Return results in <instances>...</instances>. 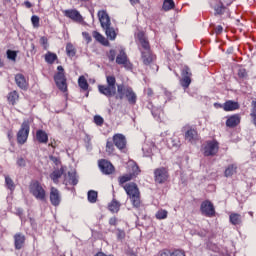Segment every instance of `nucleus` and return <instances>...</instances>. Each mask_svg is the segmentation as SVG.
I'll return each mask as SVG.
<instances>
[{
    "instance_id": "nucleus-5",
    "label": "nucleus",
    "mask_w": 256,
    "mask_h": 256,
    "mask_svg": "<svg viewBox=\"0 0 256 256\" xmlns=\"http://www.w3.org/2000/svg\"><path fill=\"white\" fill-rule=\"evenodd\" d=\"M30 131H31V120L24 119L20 126V129L16 134L18 145H25V143H27V139H29Z\"/></svg>"
},
{
    "instance_id": "nucleus-39",
    "label": "nucleus",
    "mask_w": 256,
    "mask_h": 256,
    "mask_svg": "<svg viewBox=\"0 0 256 256\" xmlns=\"http://www.w3.org/2000/svg\"><path fill=\"white\" fill-rule=\"evenodd\" d=\"M162 9L164 11H171V9H175V1H173V0H164Z\"/></svg>"
},
{
    "instance_id": "nucleus-8",
    "label": "nucleus",
    "mask_w": 256,
    "mask_h": 256,
    "mask_svg": "<svg viewBox=\"0 0 256 256\" xmlns=\"http://www.w3.org/2000/svg\"><path fill=\"white\" fill-rule=\"evenodd\" d=\"M219 153V142L217 140H210L206 142L203 148L204 157H215Z\"/></svg>"
},
{
    "instance_id": "nucleus-55",
    "label": "nucleus",
    "mask_w": 256,
    "mask_h": 256,
    "mask_svg": "<svg viewBox=\"0 0 256 256\" xmlns=\"http://www.w3.org/2000/svg\"><path fill=\"white\" fill-rule=\"evenodd\" d=\"M7 137L10 143L13 142V130H8Z\"/></svg>"
},
{
    "instance_id": "nucleus-52",
    "label": "nucleus",
    "mask_w": 256,
    "mask_h": 256,
    "mask_svg": "<svg viewBox=\"0 0 256 256\" xmlns=\"http://www.w3.org/2000/svg\"><path fill=\"white\" fill-rule=\"evenodd\" d=\"M160 256H173V252L169 249H163L160 251Z\"/></svg>"
},
{
    "instance_id": "nucleus-20",
    "label": "nucleus",
    "mask_w": 256,
    "mask_h": 256,
    "mask_svg": "<svg viewBox=\"0 0 256 256\" xmlns=\"http://www.w3.org/2000/svg\"><path fill=\"white\" fill-rule=\"evenodd\" d=\"M185 141H188V143H195L197 139H199V133L197 132V129L193 127H188L184 134Z\"/></svg>"
},
{
    "instance_id": "nucleus-32",
    "label": "nucleus",
    "mask_w": 256,
    "mask_h": 256,
    "mask_svg": "<svg viewBox=\"0 0 256 256\" xmlns=\"http://www.w3.org/2000/svg\"><path fill=\"white\" fill-rule=\"evenodd\" d=\"M237 173V165L235 164H230L224 171V176L225 177H233Z\"/></svg>"
},
{
    "instance_id": "nucleus-1",
    "label": "nucleus",
    "mask_w": 256,
    "mask_h": 256,
    "mask_svg": "<svg viewBox=\"0 0 256 256\" xmlns=\"http://www.w3.org/2000/svg\"><path fill=\"white\" fill-rule=\"evenodd\" d=\"M98 19L102 29H104L106 33V37H108L110 41H115V39H117V32H115V28L111 27V18L109 17V14H107V11L99 10Z\"/></svg>"
},
{
    "instance_id": "nucleus-6",
    "label": "nucleus",
    "mask_w": 256,
    "mask_h": 256,
    "mask_svg": "<svg viewBox=\"0 0 256 256\" xmlns=\"http://www.w3.org/2000/svg\"><path fill=\"white\" fill-rule=\"evenodd\" d=\"M29 192L38 201H45V199H47V192L45 191V188H43V185H41V183L37 180H32L30 182Z\"/></svg>"
},
{
    "instance_id": "nucleus-44",
    "label": "nucleus",
    "mask_w": 256,
    "mask_h": 256,
    "mask_svg": "<svg viewBox=\"0 0 256 256\" xmlns=\"http://www.w3.org/2000/svg\"><path fill=\"white\" fill-rule=\"evenodd\" d=\"M94 123L95 125H97V127H103V124L105 123V119L101 115H95Z\"/></svg>"
},
{
    "instance_id": "nucleus-53",
    "label": "nucleus",
    "mask_w": 256,
    "mask_h": 256,
    "mask_svg": "<svg viewBox=\"0 0 256 256\" xmlns=\"http://www.w3.org/2000/svg\"><path fill=\"white\" fill-rule=\"evenodd\" d=\"M50 161H53L56 165H61V160L58 157L50 156Z\"/></svg>"
},
{
    "instance_id": "nucleus-23",
    "label": "nucleus",
    "mask_w": 256,
    "mask_h": 256,
    "mask_svg": "<svg viewBox=\"0 0 256 256\" xmlns=\"http://www.w3.org/2000/svg\"><path fill=\"white\" fill-rule=\"evenodd\" d=\"M36 141L42 145H47L49 143V134L45 130L36 131Z\"/></svg>"
},
{
    "instance_id": "nucleus-59",
    "label": "nucleus",
    "mask_w": 256,
    "mask_h": 256,
    "mask_svg": "<svg viewBox=\"0 0 256 256\" xmlns=\"http://www.w3.org/2000/svg\"><path fill=\"white\" fill-rule=\"evenodd\" d=\"M147 95H148V97H153V95H154L153 89L148 88L147 89Z\"/></svg>"
},
{
    "instance_id": "nucleus-33",
    "label": "nucleus",
    "mask_w": 256,
    "mask_h": 256,
    "mask_svg": "<svg viewBox=\"0 0 256 256\" xmlns=\"http://www.w3.org/2000/svg\"><path fill=\"white\" fill-rule=\"evenodd\" d=\"M78 85L82 91H88L89 90V82H87V79L85 76H80L78 78Z\"/></svg>"
},
{
    "instance_id": "nucleus-63",
    "label": "nucleus",
    "mask_w": 256,
    "mask_h": 256,
    "mask_svg": "<svg viewBox=\"0 0 256 256\" xmlns=\"http://www.w3.org/2000/svg\"><path fill=\"white\" fill-rule=\"evenodd\" d=\"M49 147H53V149H55V145H53V143L48 144Z\"/></svg>"
},
{
    "instance_id": "nucleus-57",
    "label": "nucleus",
    "mask_w": 256,
    "mask_h": 256,
    "mask_svg": "<svg viewBox=\"0 0 256 256\" xmlns=\"http://www.w3.org/2000/svg\"><path fill=\"white\" fill-rule=\"evenodd\" d=\"M130 4L135 6V5H139V3H141V0H129Z\"/></svg>"
},
{
    "instance_id": "nucleus-10",
    "label": "nucleus",
    "mask_w": 256,
    "mask_h": 256,
    "mask_svg": "<svg viewBox=\"0 0 256 256\" xmlns=\"http://www.w3.org/2000/svg\"><path fill=\"white\" fill-rule=\"evenodd\" d=\"M181 77V87H183V89H189V85H191V77H193V73L191 72V68H189V66H183L181 69Z\"/></svg>"
},
{
    "instance_id": "nucleus-45",
    "label": "nucleus",
    "mask_w": 256,
    "mask_h": 256,
    "mask_svg": "<svg viewBox=\"0 0 256 256\" xmlns=\"http://www.w3.org/2000/svg\"><path fill=\"white\" fill-rule=\"evenodd\" d=\"M6 55L8 59H11V61H15L17 59V51L15 50H7Z\"/></svg>"
},
{
    "instance_id": "nucleus-21",
    "label": "nucleus",
    "mask_w": 256,
    "mask_h": 256,
    "mask_svg": "<svg viewBox=\"0 0 256 256\" xmlns=\"http://www.w3.org/2000/svg\"><path fill=\"white\" fill-rule=\"evenodd\" d=\"M142 63L146 66L151 65L155 61V55L151 50L141 51Z\"/></svg>"
},
{
    "instance_id": "nucleus-62",
    "label": "nucleus",
    "mask_w": 256,
    "mask_h": 256,
    "mask_svg": "<svg viewBox=\"0 0 256 256\" xmlns=\"http://www.w3.org/2000/svg\"><path fill=\"white\" fill-rule=\"evenodd\" d=\"M81 1V3H89V1H91V0H80Z\"/></svg>"
},
{
    "instance_id": "nucleus-13",
    "label": "nucleus",
    "mask_w": 256,
    "mask_h": 256,
    "mask_svg": "<svg viewBox=\"0 0 256 256\" xmlns=\"http://www.w3.org/2000/svg\"><path fill=\"white\" fill-rule=\"evenodd\" d=\"M112 141L115 147L119 149V151H125V149H127V138L125 137V135L121 133L114 134L112 137Z\"/></svg>"
},
{
    "instance_id": "nucleus-48",
    "label": "nucleus",
    "mask_w": 256,
    "mask_h": 256,
    "mask_svg": "<svg viewBox=\"0 0 256 256\" xmlns=\"http://www.w3.org/2000/svg\"><path fill=\"white\" fill-rule=\"evenodd\" d=\"M125 230H121V229H117V234H116V237L118 239V241H123V239H125Z\"/></svg>"
},
{
    "instance_id": "nucleus-28",
    "label": "nucleus",
    "mask_w": 256,
    "mask_h": 256,
    "mask_svg": "<svg viewBox=\"0 0 256 256\" xmlns=\"http://www.w3.org/2000/svg\"><path fill=\"white\" fill-rule=\"evenodd\" d=\"M7 101L9 105H17V102L19 101V92H17L16 90L9 92L7 95Z\"/></svg>"
},
{
    "instance_id": "nucleus-41",
    "label": "nucleus",
    "mask_w": 256,
    "mask_h": 256,
    "mask_svg": "<svg viewBox=\"0 0 256 256\" xmlns=\"http://www.w3.org/2000/svg\"><path fill=\"white\" fill-rule=\"evenodd\" d=\"M5 184L7 186V189L10 191H15V182H13V179L9 176H5Z\"/></svg>"
},
{
    "instance_id": "nucleus-46",
    "label": "nucleus",
    "mask_w": 256,
    "mask_h": 256,
    "mask_svg": "<svg viewBox=\"0 0 256 256\" xmlns=\"http://www.w3.org/2000/svg\"><path fill=\"white\" fill-rule=\"evenodd\" d=\"M39 21H40L39 16L33 15V16L31 17V22H32V25H33V27H34L35 29H38V27H40Z\"/></svg>"
},
{
    "instance_id": "nucleus-27",
    "label": "nucleus",
    "mask_w": 256,
    "mask_h": 256,
    "mask_svg": "<svg viewBox=\"0 0 256 256\" xmlns=\"http://www.w3.org/2000/svg\"><path fill=\"white\" fill-rule=\"evenodd\" d=\"M138 41H139L141 47L144 49L143 51H151V45L149 44V40H147L145 38V34L139 33Z\"/></svg>"
},
{
    "instance_id": "nucleus-43",
    "label": "nucleus",
    "mask_w": 256,
    "mask_h": 256,
    "mask_svg": "<svg viewBox=\"0 0 256 256\" xmlns=\"http://www.w3.org/2000/svg\"><path fill=\"white\" fill-rule=\"evenodd\" d=\"M238 77L239 79H241L242 81H245V79H247L249 77V74L247 73V69L245 68H240L238 70Z\"/></svg>"
},
{
    "instance_id": "nucleus-42",
    "label": "nucleus",
    "mask_w": 256,
    "mask_h": 256,
    "mask_svg": "<svg viewBox=\"0 0 256 256\" xmlns=\"http://www.w3.org/2000/svg\"><path fill=\"white\" fill-rule=\"evenodd\" d=\"M168 212L167 210L160 209L156 212V219H159L160 221L163 219H167Z\"/></svg>"
},
{
    "instance_id": "nucleus-58",
    "label": "nucleus",
    "mask_w": 256,
    "mask_h": 256,
    "mask_svg": "<svg viewBox=\"0 0 256 256\" xmlns=\"http://www.w3.org/2000/svg\"><path fill=\"white\" fill-rule=\"evenodd\" d=\"M24 5H25V7H27V9H31L33 7V4H31V2H29V1H25Z\"/></svg>"
},
{
    "instance_id": "nucleus-40",
    "label": "nucleus",
    "mask_w": 256,
    "mask_h": 256,
    "mask_svg": "<svg viewBox=\"0 0 256 256\" xmlns=\"http://www.w3.org/2000/svg\"><path fill=\"white\" fill-rule=\"evenodd\" d=\"M98 193L95 190L88 191V201L89 203H97Z\"/></svg>"
},
{
    "instance_id": "nucleus-14",
    "label": "nucleus",
    "mask_w": 256,
    "mask_h": 256,
    "mask_svg": "<svg viewBox=\"0 0 256 256\" xmlns=\"http://www.w3.org/2000/svg\"><path fill=\"white\" fill-rule=\"evenodd\" d=\"M98 167L104 175H113V173H115V166H113V164L109 160H99Z\"/></svg>"
},
{
    "instance_id": "nucleus-34",
    "label": "nucleus",
    "mask_w": 256,
    "mask_h": 256,
    "mask_svg": "<svg viewBox=\"0 0 256 256\" xmlns=\"http://www.w3.org/2000/svg\"><path fill=\"white\" fill-rule=\"evenodd\" d=\"M134 179L131 174H124L118 178V183L120 187H125V183H128V181H132Z\"/></svg>"
},
{
    "instance_id": "nucleus-26",
    "label": "nucleus",
    "mask_w": 256,
    "mask_h": 256,
    "mask_svg": "<svg viewBox=\"0 0 256 256\" xmlns=\"http://www.w3.org/2000/svg\"><path fill=\"white\" fill-rule=\"evenodd\" d=\"M77 183H79V180L77 179V175H75V173L73 172H68V176L65 175V179H64V185H77Z\"/></svg>"
},
{
    "instance_id": "nucleus-37",
    "label": "nucleus",
    "mask_w": 256,
    "mask_h": 256,
    "mask_svg": "<svg viewBox=\"0 0 256 256\" xmlns=\"http://www.w3.org/2000/svg\"><path fill=\"white\" fill-rule=\"evenodd\" d=\"M66 54L68 55V57H75V55H77V50L72 43L66 44Z\"/></svg>"
},
{
    "instance_id": "nucleus-2",
    "label": "nucleus",
    "mask_w": 256,
    "mask_h": 256,
    "mask_svg": "<svg viewBox=\"0 0 256 256\" xmlns=\"http://www.w3.org/2000/svg\"><path fill=\"white\" fill-rule=\"evenodd\" d=\"M124 191L128 195V198L131 201V204L136 209L141 207V191L139 190V186L135 182L126 183L123 186Z\"/></svg>"
},
{
    "instance_id": "nucleus-24",
    "label": "nucleus",
    "mask_w": 256,
    "mask_h": 256,
    "mask_svg": "<svg viewBox=\"0 0 256 256\" xmlns=\"http://www.w3.org/2000/svg\"><path fill=\"white\" fill-rule=\"evenodd\" d=\"M240 105L239 102H235L233 100H227L223 105L222 109L226 112L229 111H237L239 109Z\"/></svg>"
},
{
    "instance_id": "nucleus-47",
    "label": "nucleus",
    "mask_w": 256,
    "mask_h": 256,
    "mask_svg": "<svg viewBox=\"0 0 256 256\" xmlns=\"http://www.w3.org/2000/svg\"><path fill=\"white\" fill-rule=\"evenodd\" d=\"M107 57H108L110 63H113V61H115V58L117 57V53L115 52V50L111 49V50L107 53Z\"/></svg>"
},
{
    "instance_id": "nucleus-9",
    "label": "nucleus",
    "mask_w": 256,
    "mask_h": 256,
    "mask_svg": "<svg viewBox=\"0 0 256 256\" xmlns=\"http://www.w3.org/2000/svg\"><path fill=\"white\" fill-rule=\"evenodd\" d=\"M154 181L159 185L167 183V181H169V169L166 167H159L154 169Z\"/></svg>"
},
{
    "instance_id": "nucleus-25",
    "label": "nucleus",
    "mask_w": 256,
    "mask_h": 256,
    "mask_svg": "<svg viewBox=\"0 0 256 256\" xmlns=\"http://www.w3.org/2000/svg\"><path fill=\"white\" fill-rule=\"evenodd\" d=\"M92 37L95 39V41L101 43V45H104V47H109V40H107V38H105V36L98 31H93Z\"/></svg>"
},
{
    "instance_id": "nucleus-12",
    "label": "nucleus",
    "mask_w": 256,
    "mask_h": 256,
    "mask_svg": "<svg viewBox=\"0 0 256 256\" xmlns=\"http://www.w3.org/2000/svg\"><path fill=\"white\" fill-rule=\"evenodd\" d=\"M233 3V0H220L216 4H212L215 15H223L227 7Z\"/></svg>"
},
{
    "instance_id": "nucleus-11",
    "label": "nucleus",
    "mask_w": 256,
    "mask_h": 256,
    "mask_svg": "<svg viewBox=\"0 0 256 256\" xmlns=\"http://www.w3.org/2000/svg\"><path fill=\"white\" fill-rule=\"evenodd\" d=\"M200 212L204 217H215V205L210 200H205L200 205Z\"/></svg>"
},
{
    "instance_id": "nucleus-36",
    "label": "nucleus",
    "mask_w": 256,
    "mask_h": 256,
    "mask_svg": "<svg viewBox=\"0 0 256 256\" xmlns=\"http://www.w3.org/2000/svg\"><path fill=\"white\" fill-rule=\"evenodd\" d=\"M45 61L49 65H53V63H55V61H57V54H55L53 52H47L45 54Z\"/></svg>"
},
{
    "instance_id": "nucleus-4",
    "label": "nucleus",
    "mask_w": 256,
    "mask_h": 256,
    "mask_svg": "<svg viewBox=\"0 0 256 256\" xmlns=\"http://www.w3.org/2000/svg\"><path fill=\"white\" fill-rule=\"evenodd\" d=\"M117 99H127L128 103L130 105H135L137 103V94L135 91H133V88L131 86H125V84H119L117 85Z\"/></svg>"
},
{
    "instance_id": "nucleus-64",
    "label": "nucleus",
    "mask_w": 256,
    "mask_h": 256,
    "mask_svg": "<svg viewBox=\"0 0 256 256\" xmlns=\"http://www.w3.org/2000/svg\"><path fill=\"white\" fill-rule=\"evenodd\" d=\"M108 256H113V255L110 254V255H108Z\"/></svg>"
},
{
    "instance_id": "nucleus-22",
    "label": "nucleus",
    "mask_w": 256,
    "mask_h": 256,
    "mask_svg": "<svg viewBox=\"0 0 256 256\" xmlns=\"http://www.w3.org/2000/svg\"><path fill=\"white\" fill-rule=\"evenodd\" d=\"M241 123V115L239 114H233L226 120V127H229V129H233L237 127Z\"/></svg>"
},
{
    "instance_id": "nucleus-60",
    "label": "nucleus",
    "mask_w": 256,
    "mask_h": 256,
    "mask_svg": "<svg viewBox=\"0 0 256 256\" xmlns=\"http://www.w3.org/2000/svg\"><path fill=\"white\" fill-rule=\"evenodd\" d=\"M94 256H109V255H106V254L103 253V252H98V253H96Z\"/></svg>"
},
{
    "instance_id": "nucleus-61",
    "label": "nucleus",
    "mask_w": 256,
    "mask_h": 256,
    "mask_svg": "<svg viewBox=\"0 0 256 256\" xmlns=\"http://www.w3.org/2000/svg\"><path fill=\"white\" fill-rule=\"evenodd\" d=\"M129 256H137V254L135 252H129Z\"/></svg>"
},
{
    "instance_id": "nucleus-29",
    "label": "nucleus",
    "mask_w": 256,
    "mask_h": 256,
    "mask_svg": "<svg viewBox=\"0 0 256 256\" xmlns=\"http://www.w3.org/2000/svg\"><path fill=\"white\" fill-rule=\"evenodd\" d=\"M65 172V170L63 168H60L58 170H54L51 174H50V179H52L53 183H59V179H61V177H63V173Z\"/></svg>"
},
{
    "instance_id": "nucleus-30",
    "label": "nucleus",
    "mask_w": 256,
    "mask_h": 256,
    "mask_svg": "<svg viewBox=\"0 0 256 256\" xmlns=\"http://www.w3.org/2000/svg\"><path fill=\"white\" fill-rule=\"evenodd\" d=\"M105 152L109 156L115 155V143L113 142V140L111 138H108L106 141Z\"/></svg>"
},
{
    "instance_id": "nucleus-18",
    "label": "nucleus",
    "mask_w": 256,
    "mask_h": 256,
    "mask_svg": "<svg viewBox=\"0 0 256 256\" xmlns=\"http://www.w3.org/2000/svg\"><path fill=\"white\" fill-rule=\"evenodd\" d=\"M14 239V247L16 251H21L23 247H25V241L27 238L25 237V234L18 232L13 236Z\"/></svg>"
},
{
    "instance_id": "nucleus-19",
    "label": "nucleus",
    "mask_w": 256,
    "mask_h": 256,
    "mask_svg": "<svg viewBox=\"0 0 256 256\" xmlns=\"http://www.w3.org/2000/svg\"><path fill=\"white\" fill-rule=\"evenodd\" d=\"M15 83L19 89H22V91H27V89H29V81H27L25 75L21 73L15 75Z\"/></svg>"
},
{
    "instance_id": "nucleus-51",
    "label": "nucleus",
    "mask_w": 256,
    "mask_h": 256,
    "mask_svg": "<svg viewBox=\"0 0 256 256\" xmlns=\"http://www.w3.org/2000/svg\"><path fill=\"white\" fill-rule=\"evenodd\" d=\"M118 222H119V219H117V217L115 216L109 219V225H111V227H117Z\"/></svg>"
},
{
    "instance_id": "nucleus-50",
    "label": "nucleus",
    "mask_w": 256,
    "mask_h": 256,
    "mask_svg": "<svg viewBox=\"0 0 256 256\" xmlns=\"http://www.w3.org/2000/svg\"><path fill=\"white\" fill-rule=\"evenodd\" d=\"M16 165L18 167H27V161H25L23 157H20L17 159Z\"/></svg>"
},
{
    "instance_id": "nucleus-3",
    "label": "nucleus",
    "mask_w": 256,
    "mask_h": 256,
    "mask_svg": "<svg viewBox=\"0 0 256 256\" xmlns=\"http://www.w3.org/2000/svg\"><path fill=\"white\" fill-rule=\"evenodd\" d=\"M106 83L107 85H98L99 93L108 98L115 97L117 94V79L113 75L106 76Z\"/></svg>"
},
{
    "instance_id": "nucleus-56",
    "label": "nucleus",
    "mask_w": 256,
    "mask_h": 256,
    "mask_svg": "<svg viewBox=\"0 0 256 256\" xmlns=\"http://www.w3.org/2000/svg\"><path fill=\"white\" fill-rule=\"evenodd\" d=\"M40 43H41V45H47V43H48L47 37L42 36L40 38Z\"/></svg>"
},
{
    "instance_id": "nucleus-17",
    "label": "nucleus",
    "mask_w": 256,
    "mask_h": 256,
    "mask_svg": "<svg viewBox=\"0 0 256 256\" xmlns=\"http://www.w3.org/2000/svg\"><path fill=\"white\" fill-rule=\"evenodd\" d=\"M50 203L53 207H59L61 205V193L55 187L50 189Z\"/></svg>"
},
{
    "instance_id": "nucleus-15",
    "label": "nucleus",
    "mask_w": 256,
    "mask_h": 256,
    "mask_svg": "<svg viewBox=\"0 0 256 256\" xmlns=\"http://www.w3.org/2000/svg\"><path fill=\"white\" fill-rule=\"evenodd\" d=\"M116 63L117 65H123L125 69H131L133 65L131 61H129V57H127V53L124 50H120L119 54L116 56Z\"/></svg>"
},
{
    "instance_id": "nucleus-35",
    "label": "nucleus",
    "mask_w": 256,
    "mask_h": 256,
    "mask_svg": "<svg viewBox=\"0 0 256 256\" xmlns=\"http://www.w3.org/2000/svg\"><path fill=\"white\" fill-rule=\"evenodd\" d=\"M229 219H230V223L232 225H241V214L239 213H232L230 214L229 216Z\"/></svg>"
},
{
    "instance_id": "nucleus-38",
    "label": "nucleus",
    "mask_w": 256,
    "mask_h": 256,
    "mask_svg": "<svg viewBox=\"0 0 256 256\" xmlns=\"http://www.w3.org/2000/svg\"><path fill=\"white\" fill-rule=\"evenodd\" d=\"M134 179H136L141 174V168L137 163H133L131 166V173H129Z\"/></svg>"
},
{
    "instance_id": "nucleus-31",
    "label": "nucleus",
    "mask_w": 256,
    "mask_h": 256,
    "mask_svg": "<svg viewBox=\"0 0 256 256\" xmlns=\"http://www.w3.org/2000/svg\"><path fill=\"white\" fill-rule=\"evenodd\" d=\"M120 209H121V203L116 199H113L108 204V210L111 211L112 213H119Z\"/></svg>"
},
{
    "instance_id": "nucleus-54",
    "label": "nucleus",
    "mask_w": 256,
    "mask_h": 256,
    "mask_svg": "<svg viewBox=\"0 0 256 256\" xmlns=\"http://www.w3.org/2000/svg\"><path fill=\"white\" fill-rule=\"evenodd\" d=\"M215 33H216V35H221V33H223V26L218 25V26L215 28Z\"/></svg>"
},
{
    "instance_id": "nucleus-49",
    "label": "nucleus",
    "mask_w": 256,
    "mask_h": 256,
    "mask_svg": "<svg viewBox=\"0 0 256 256\" xmlns=\"http://www.w3.org/2000/svg\"><path fill=\"white\" fill-rule=\"evenodd\" d=\"M82 37L85 39L86 43L89 44L91 41H93V38H91V34L89 32H82Z\"/></svg>"
},
{
    "instance_id": "nucleus-16",
    "label": "nucleus",
    "mask_w": 256,
    "mask_h": 256,
    "mask_svg": "<svg viewBox=\"0 0 256 256\" xmlns=\"http://www.w3.org/2000/svg\"><path fill=\"white\" fill-rule=\"evenodd\" d=\"M64 15L68 18L74 21L75 23H82L83 22V16L77 9H68L63 11Z\"/></svg>"
},
{
    "instance_id": "nucleus-7",
    "label": "nucleus",
    "mask_w": 256,
    "mask_h": 256,
    "mask_svg": "<svg viewBox=\"0 0 256 256\" xmlns=\"http://www.w3.org/2000/svg\"><path fill=\"white\" fill-rule=\"evenodd\" d=\"M57 73L54 75V81L56 83V87L62 93H67V76H65V69L63 66L57 67Z\"/></svg>"
}]
</instances>
